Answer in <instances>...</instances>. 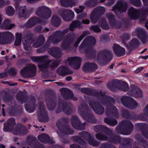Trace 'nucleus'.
<instances>
[{
	"label": "nucleus",
	"instance_id": "obj_1",
	"mask_svg": "<svg viewBox=\"0 0 148 148\" xmlns=\"http://www.w3.org/2000/svg\"><path fill=\"white\" fill-rule=\"evenodd\" d=\"M95 95L99 98L97 101L91 100L89 105L98 114H102L104 112V108L101 104L107 105L106 109V114L107 116H118L119 115L118 110L111 103H114V99L109 96H107L104 93L101 92H95Z\"/></svg>",
	"mask_w": 148,
	"mask_h": 148
},
{
	"label": "nucleus",
	"instance_id": "obj_2",
	"mask_svg": "<svg viewBox=\"0 0 148 148\" xmlns=\"http://www.w3.org/2000/svg\"><path fill=\"white\" fill-rule=\"evenodd\" d=\"M94 130L97 132H106V135L99 133L96 135V137L98 139L101 140H108L110 142H114L116 144L120 143L121 138L119 136H114L111 130L106 127L100 125H97L94 127Z\"/></svg>",
	"mask_w": 148,
	"mask_h": 148
},
{
	"label": "nucleus",
	"instance_id": "obj_3",
	"mask_svg": "<svg viewBox=\"0 0 148 148\" xmlns=\"http://www.w3.org/2000/svg\"><path fill=\"white\" fill-rule=\"evenodd\" d=\"M96 53V51H94V52L91 54L90 57L92 58L95 59L98 62L107 61L109 62L113 57L112 53L108 49H104L99 51L96 56L94 55Z\"/></svg>",
	"mask_w": 148,
	"mask_h": 148
},
{
	"label": "nucleus",
	"instance_id": "obj_4",
	"mask_svg": "<svg viewBox=\"0 0 148 148\" xmlns=\"http://www.w3.org/2000/svg\"><path fill=\"white\" fill-rule=\"evenodd\" d=\"M16 99L23 103L25 102L26 105L25 107L26 110L29 112H32L35 109L36 100L33 96L27 98L21 94H18L16 96Z\"/></svg>",
	"mask_w": 148,
	"mask_h": 148
},
{
	"label": "nucleus",
	"instance_id": "obj_5",
	"mask_svg": "<svg viewBox=\"0 0 148 148\" xmlns=\"http://www.w3.org/2000/svg\"><path fill=\"white\" fill-rule=\"evenodd\" d=\"M128 14L129 17L132 19H136L141 16V19L144 20L148 14V8L138 10L131 7L128 10Z\"/></svg>",
	"mask_w": 148,
	"mask_h": 148
},
{
	"label": "nucleus",
	"instance_id": "obj_6",
	"mask_svg": "<svg viewBox=\"0 0 148 148\" xmlns=\"http://www.w3.org/2000/svg\"><path fill=\"white\" fill-rule=\"evenodd\" d=\"M36 68L34 64H27L20 71V74L23 77L30 78L35 76L36 73Z\"/></svg>",
	"mask_w": 148,
	"mask_h": 148
},
{
	"label": "nucleus",
	"instance_id": "obj_7",
	"mask_svg": "<svg viewBox=\"0 0 148 148\" xmlns=\"http://www.w3.org/2000/svg\"><path fill=\"white\" fill-rule=\"evenodd\" d=\"M34 62H40L44 63L43 64H39L38 67L42 71L46 70L49 67V62H48V56H32L30 58Z\"/></svg>",
	"mask_w": 148,
	"mask_h": 148
},
{
	"label": "nucleus",
	"instance_id": "obj_8",
	"mask_svg": "<svg viewBox=\"0 0 148 148\" xmlns=\"http://www.w3.org/2000/svg\"><path fill=\"white\" fill-rule=\"evenodd\" d=\"M121 123L123 124H125V127L124 129H122L121 126H117L116 128V132L120 134L124 135H129L132 132L134 126L131 122L124 120L121 122Z\"/></svg>",
	"mask_w": 148,
	"mask_h": 148
},
{
	"label": "nucleus",
	"instance_id": "obj_9",
	"mask_svg": "<svg viewBox=\"0 0 148 148\" xmlns=\"http://www.w3.org/2000/svg\"><path fill=\"white\" fill-rule=\"evenodd\" d=\"M69 29H66L62 31H57L54 33L53 36L52 35L49 37L47 44L50 42L53 43H57L61 41L63 35L67 33L69 31Z\"/></svg>",
	"mask_w": 148,
	"mask_h": 148
},
{
	"label": "nucleus",
	"instance_id": "obj_10",
	"mask_svg": "<svg viewBox=\"0 0 148 148\" xmlns=\"http://www.w3.org/2000/svg\"><path fill=\"white\" fill-rule=\"evenodd\" d=\"M121 100L124 106L130 109H134L138 106L136 101L129 96H122L121 98Z\"/></svg>",
	"mask_w": 148,
	"mask_h": 148
},
{
	"label": "nucleus",
	"instance_id": "obj_11",
	"mask_svg": "<svg viewBox=\"0 0 148 148\" xmlns=\"http://www.w3.org/2000/svg\"><path fill=\"white\" fill-rule=\"evenodd\" d=\"M88 106L85 103H82L79 109V111L81 115L85 120L92 123H95L97 120L92 114H88L82 111L83 109H87Z\"/></svg>",
	"mask_w": 148,
	"mask_h": 148
},
{
	"label": "nucleus",
	"instance_id": "obj_12",
	"mask_svg": "<svg viewBox=\"0 0 148 148\" xmlns=\"http://www.w3.org/2000/svg\"><path fill=\"white\" fill-rule=\"evenodd\" d=\"M105 12V8L102 7H99L95 9L90 15V19L94 23H96L100 17Z\"/></svg>",
	"mask_w": 148,
	"mask_h": 148
},
{
	"label": "nucleus",
	"instance_id": "obj_13",
	"mask_svg": "<svg viewBox=\"0 0 148 148\" xmlns=\"http://www.w3.org/2000/svg\"><path fill=\"white\" fill-rule=\"evenodd\" d=\"M23 38V44L24 49L26 51L29 50L30 45L34 41L33 38V34L30 32L25 33Z\"/></svg>",
	"mask_w": 148,
	"mask_h": 148
},
{
	"label": "nucleus",
	"instance_id": "obj_14",
	"mask_svg": "<svg viewBox=\"0 0 148 148\" xmlns=\"http://www.w3.org/2000/svg\"><path fill=\"white\" fill-rule=\"evenodd\" d=\"M75 35L73 34H67L66 38L62 41L61 43V46L63 50H67L70 47L71 44L74 40Z\"/></svg>",
	"mask_w": 148,
	"mask_h": 148
},
{
	"label": "nucleus",
	"instance_id": "obj_15",
	"mask_svg": "<svg viewBox=\"0 0 148 148\" xmlns=\"http://www.w3.org/2000/svg\"><path fill=\"white\" fill-rule=\"evenodd\" d=\"M96 42V40L94 37L92 36H87L80 46L79 49L81 50L84 48H89L92 46L95 45Z\"/></svg>",
	"mask_w": 148,
	"mask_h": 148
},
{
	"label": "nucleus",
	"instance_id": "obj_16",
	"mask_svg": "<svg viewBox=\"0 0 148 148\" xmlns=\"http://www.w3.org/2000/svg\"><path fill=\"white\" fill-rule=\"evenodd\" d=\"M36 13L37 16L44 19L48 18L51 15L50 10L44 6L38 8L36 10Z\"/></svg>",
	"mask_w": 148,
	"mask_h": 148
},
{
	"label": "nucleus",
	"instance_id": "obj_17",
	"mask_svg": "<svg viewBox=\"0 0 148 148\" xmlns=\"http://www.w3.org/2000/svg\"><path fill=\"white\" fill-rule=\"evenodd\" d=\"M58 13L63 19L67 21L72 20L74 16V12L69 10L62 9L59 10Z\"/></svg>",
	"mask_w": 148,
	"mask_h": 148
},
{
	"label": "nucleus",
	"instance_id": "obj_18",
	"mask_svg": "<svg viewBox=\"0 0 148 148\" xmlns=\"http://www.w3.org/2000/svg\"><path fill=\"white\" fill-rule=\"evenodd\" d=\"M127 8V3L123 1H119L116 5L114 6L112 10L114 12L115 14H117V12L121 13L125 12Z\"/></svg>",
	"mask_w": 148,
	"mask_h": 148
},
{
	"label": "nucleus",
	"instance_id": "obj_19",
	"mask_svg": "<svg viewBox=\"0 0 148 148\" xmlns=\"http://www.w3.org/2000/svg\"><path fill=\"white\" fill-rule=\"evenodd\" d=\"M71 123L74 128L78 130H82L85 129V123H84L82 124L76 115L72 116L71 119Z\"/></svg>",
	"mask_w": 148,
	"mask_h": 148
},
{
	"label": "nucleus",
	"instance_id": "obj_20",
	"mask_svg": "<svg viewBox=\"0 0 148 148\" xmlns=\"http://www.w3.org/2000/svg\"><path fill=\"white\" fill-rule=\"evenodd\" d=\"M137 142L134 143V147L135 148H148V145L145 140L143 139L138 134H137L135 136Z\"/></svg>",
	"mask_w": 148,
	"mask_h": 148
},
{
	"label": "nucleus",
	"instance_id": "obj_21",
	"mask_svg": "<svg viewBox=\"0 0 148 148\" xmlns=\"http://www.w3.org/2000/svg\"><path fill=\"white\" fill-rule=\"evenodd\" d=\"M67 61L70 65H74L73 68L75 69L79 68L82 60L80 57H75L68 58Z\"/></svg>",
	"mask_w": 148,
	"mask_h": 148
},
{
	"label": "nucleus",
	"instance_id": "obj_22",
	"mask_svg": "<svg viewBox=\"0 0 148 148\" xmlns=\"http://www.w3.org/2000/svg\"><path fill=\"white\" fill-rule=\"evenodd\" d=\"M62 92V94L63 98L65 99H71L76 101L77 100V97H75L72 92L69 90L65 88L60 90Z\"/></svg>",
	"mask_w": 148,
	"mask_h": 148
},
{
	"label": "nucleus",
	"instance_id": "obj_23",
	"mask_svg": "<svg viewBox=\"0 0 148 148\" xmlns=\"http://www.w3.org/2000/svg\"><path fill=\"white\" fill-rule=\"evenodd\" d=\"M56 125L58 129L64 135L72 134L74 132L73 129L69 126L62 125L59 121L56 123Z\"/></svg>",
	"mask_w": 148,
	"mask_h": 148
},
{
	"label": "nucleus",
	"instance_id": "obj_24",
	"mask_svg": "<svg viewBox=\"0 0 148 148\" xmlns=\"http://www.w3.org/2000/svg\"><path fill=\"white\" fill-rule=\"evenodd\" d=\"M136 31L137 36L143 44H145L148 41V36L144 29L142 28L137 29Z\"/></svg>",
	"mask_w": 148,
	"mask_h": 148
},
{
	"label": "nucleus",
	"instance_id": "obj_25",
	"mask_svg": "<svg viewBox=\"0 0 148 148\" xmlns=\"http://www.w3.org/2000/svg\"><path fill=\"white\" fill-rule=\"evenodd\" d=\"M106 16L108 19L111 25L113 27L120 28L121 26V23L116 21L115 20L114 15L111 13H108L106 14Z\"/></svg>",
	"mask_w": 148,
	"mask_h": 148
},
{
	"label": "nucleus",
	"instance_id": "obj_26",
	"mask_svg": "<svg viewBox=\"0 0 148 148\" xmlns=\"http://www.w3.org/2000/svg\"><path fill=\"white\" fill-rule=\"evenodd\" d=\"M128 94L136 97H142L141 90L134 85L131 86L130 89L128 92Z\"/></svg>",
	"mask_w": 148,
	"mask_h": 148
},
{
	"label": "nucleus",
	"instance_id": "obj_27",
	"mask_svg": "<svg viewBox=\"0 0 148 148\" xmlns=\"http://www.w3.org/2000/svg\"><path fill=\"white\" fill-rule=\"evenodd\" d=\"M13 133L16 135H24L27 133V131L21 124H18L16 127L12 130Z\"/></svg>",
	"mask_w": 148,
	"mask_h": 148
},
{
	"label": "nucleus",
	"instance_id": "obj_28",
	"mask_svg": "<svg viewBox=\"0 0 148 148\" xmlns=\"http://www.w3.org/2000/svg\"><path fill=\"white\" fill-rule=\"evenodd\" d=\"M15 120L14 118H11L9 119L7 123L4 124L3 130L4 132L12 131V128L15 125Z\"/></svg>",
	"mask_w": 148,
	"mask_h": 148
},
{
	"label": "nucleus",
	"instance_id": "obj_29",
	"mask_svg": "<svg viewBox=\"0 0 148 148\" xmlns=\"http://www.w3.org/2000/svg\"><path fill=\"white\" fill-rule=\"evenodd\" d=\"M15 8L16 11L18 12V14L19 18L22 17H25L26 14V7L25 5L23 6H20L18 3L15 4Z\"/></svg>",
	"mask_w": 148,
	"mask_h": 148
},
{
	"label": "nucleus",
	"instance_id": "obj_30",
	"mask_svg": "<svg viewBox=\"0 0 148 148\" xmlns=\"http://www.w3.org/2000/svg\"><path fill=\"white\" fill-rule=\"evenodd\" d=\"M62 101L60 100L58 103V106L60 108L62 106L63 111L66 114H70L71 112L72 106L70 104L62 103Z\"/></svg>",
	"mask_w": 148,
	"mask_h": 148
},
{
	"label": "nucleus",
	"instance_id": "obj_31",
	"mask_svg": "<svg viewBox=\"0 0 148 148\" xmlns=\"http://www.w3.org/2000/svg\"><path fill=\"white\" fill-rule=\"evenodd\" d=\"M49 53L55 58L60 57L62 54L60 49L58 47H53L49 49Z\"/></svg>",
	"mask_w": 148,
	"mask_h": 148
},
{
	"label": "nucleus",
	"instance_id": "obj_32",
	"mask_svg": "<svg viewBox=\"0 0 148 148\" xmlns=\"http://www.w3.org/2000/svg\"><path fill=\"white\" fill-rule=\"evenodd\" d=\"M113 49L115 54L118 57L123 56L125 54V49L117 44H114Z\"/></svg>",
	"mask_w": 148,
	"mask_h": 148
},
{
	"label": "nucleus",
	"instance_id": "obj_33",
	"mask_svg": "<svg viewBox=\"0 0 148 148\" xmlns=\"http://www.w3.org/2000/svg\"><path fill=\"white\" fill-rule=\"evenodd\" d=\"M121 82L117 79L113 80L108 84V86L112 91H116L119 90Z\"/></svg>",
	"mask_w": 148,
	"mask_h": 148
},
{
	"label": "nucleus",
	"instance_id": "obj_34",
	"mask_svg": "<svg viewBox=\"0 0 148 148\" xmlns=\"http://www.w3.org/2000/svg\"><path fill=\"white\" fill-rule=\"evenodd\" d=\"M58 73L60 75L64 76L67 75L72 74L73 71L65 66H61L57 70Z\"/></svg>",
	"mask_w": 148,
	"mask_h": 148
},
{
	"label": "nucleus",
	"instance_id": "obj_35",
	"mask_svg": "<svg viewBox=\"0 0 148 148\" xmlns=\"http://www.w3.org/2000/svg\"><path fill=\"white\" fill-rule=\"evenodd\" d=\"M45 41V37L42 34L40 35L36 38V40L33 44L32 46L35 48H37L42 45Z\"/></svg>",
	"mask_w": 148,
	"mask_h": 148
},
{
	"label": "nucleus",
	"instance_id": "obj_36",
	"mask_svg": "<svg viewBox=\"0 0 148 148\" xmlns=\"http://www.w3.org/2000/svg\"><path fill=\"white\" fill-rule=\"evenodd\" d=\"M41 20L38 17H33L30 19L25 24V26L27 28L31 27L35 25L37 23L41 22Z\"/></svg>",
	"mask_w": 148,
	"mask_h": 148
},
{
	"label": "nucleus",
	"instance_id": "obj_37",
	"mask_svg": "<svg viewBox=\"0 0 148 148\" xmlns=\"http://www.w3.org/2000/svg\"><path fill=\"white\" fill-rule=\"evenodd\" d=\"M3 34L5 44L11 43L13 41L14 36L10 32H4Z\"/></svg>",
	"mask_w": 148,
	"mask_h": 148
},
{
	"label": "nucleus",
	"instance_id": "obj_38",
	"mask_svg": "<svg viewBox=\"0 0 148 148\" xmlns=\"http://www.w3.org/2000/svg\"><path fill=\"white\" fill-rule=\"evenodd\" d=\"M97 68L98 66L96 64L86 62L84 64L83 69L84 71H93L97 69Z\"/></svg>",
	"mask_w": 148,
	"mask_h": 148
},
{
	"label": "nucleus",
	"instance_id": "obj_39",
	"mask_svg": "<svg viewBox=\"0 0 148 148\" xmlns=\"http://www.w3.org/2000/svg\"><path fill=\"white\" fill-rule=\"evenodd\" d=\"M46 101L48 108L49 110H52L55 108L56 99L55 97L51 99H47Z\"/></svg>",
	"mask_w": 148,
	"mask_h": 148
},
{
	"label": "nucleus",
	"instance_id": "obj_40",
	"mask_svg": "<svg viewBox=\"0 0 148 148\" xmlns=\"http://www.w3.org/2000/svg\"><path fill=\"white\" fill-rule=\"evenodd\" d=\"M61 5L65 7L75 5L76 3V0H60Z\"/></svg>",
	"mask_w": 148,
	"mask_h": 148
},
{
	"label": "nucleus",
	"instance_id": "obj_41",
	"mask_svg": "<svg viewBox=\"0 0 148 148\" xmlns=\"http://www.w3.org/2000/svg\"><path fill=\"white\" fill-rule=\"evenodd\" d=\"M2 25L5 29H10L15 27V25L14 24H12L11 21L8 19L5 20L3 22Z\"/></svg>",
	"mask_w": 148,
	"mask_h": 148
},
{
	"label": "nucleus",
	"instance_id": "obj_42",
	"mask_svg": "<svg viewBox=\"0 0 148 148\" xmlns=\"http://www.w3.org/2000/svg\"><path fill=\"white\" fill-rule=\"evenodd\" d=\"M81 25V23L80 21L78 20L74 21L70 25L69 29L71 31H73L75 28H81L82 27Z\"/></svg>",
	"mask_w": 148,
	"mask_h": 148
},
{
	"label": "nucleus",
	"instance_id": "obj_43",
	"mask_svg": "<svg viewBox=\"0 0 148 148\" xmlns=\"http://www.w3.org/2000/svg\"><path fill=\"white\" fill-rule=\"evenodd\" d=\"M139 42L136 38H134L132 40L127 47L129 50L131 51L132 49L135 48L139 45Z\"/></svg>",
	"mask_w": 148,
	"mask_h": 148
},
{
	"label": "nucleus",
	"instance_id": "obj_44",
	"mask_svg": "<svg viewBox=\"0 0 148 148\" xmlns=\"http://www.w3.org/2000/svg\"><path fill=\"white\" fill-rule=\"evenodd\" d=\"M38 108L39 111L38 112V114L39 115H43L44 114H46L45 106H44L42 101H39L38 102Z\"/></svg>",
	"mask_w": 148,
	"mask_h": 148
},
{
	"label": "nucleus",
	"instance_id": "obj_45",
	"mask_svg": "<svg viewBox=\"0 0 148 148\" xmlns=\"http://www.w3.org/2000/svg\"><path fill=\"white\" fill-rule=\"evenodd\" d=\"M79 136L82 140L84 139L88 141V140L91 137L90 134L87 132L84 131L79 134Z\"/></svg>",
	"mask_w": 148,
	"mask_h": 148
},
{
	"label": "nucleus",
	"instance_id": "obj_46",
	"mask_svg": "<svg viewBox=\"0 0 148 148\" xmlns=\"http://www.w3.org/2000/svg\"><path fill=\"white\" fill-rule=\"evenodd\" d=\"M90 34V32L88 31H84L82 35L78 38L75 44L74 45V47H77L78 46L79 44V43L80 41L84 38Z\"/></svg>",
	"mask_w": 148,
	"mask_h": 148
},
{
	"label": "nucleus",
	"instance_id": "obj_47",
	"mask_svg": "<svg viewBox=\"0 0 148 148\" xmlns=\"http://www.w3.org/2000/svg\"><path fill=\"white\" fill-rule=\"evenodd\" d=\"M51 22L53 25L56 27L59 26L61 23L60 18L56 15L52 16Z\"/></svg>",
	"mask_w": 148,
	"mask_h": 148
},
{
	"label": "nucleus",
	"instance_id": "obj_48",
	"mask_svg": "<svg viewBox=\"0 0 148 148\" xmlns=\"http://www.w3.org/2000/svg\"><path fill=\"white\" fill-rule=\"evenodd\" d=\"M38 140L43 143H46L49 140V137L47 134H43L39 135L38 136Z\"/></svg>",
	"mask_w": 148,
	"mask_h": 148
},
{
	"label": "nucleus",
	"instance_id": "obj_49",
	"mask_svg": "<svg viewBox=\"0 0 148 148\" xmlns=\"http://www.w3.org/2000/svg\"><path fill=\"white\" fill-rule=\"evenodd\" d=\"M22 34L21 33H17L16 34V38L14 42V45L16 46H19L21 42Z\"/></svg>",
	"mask_w": 148,
	"mask_h": 148
},
{
	"label": "nucleus",
	"instance_id": "obj_50",
	"mask_svg": "<svg viewBox=\"0 0 148 148\" xmlns=\"http://www.w3.org/2000/svg\"><path fill=\"white\" fill-rule=\"evenodd\" d=\"M104 122L112 126L115 125L117 123V120L114 119H109L108 118H105Z\"/></svg>",
	"mask_w": 148,
	"mask_h": 148
},
{
	"label": "nucleus",
	"instance_id": "obj_51",
	"mask_svg": "<svg viewBox=\"0 0 148 148\" xmlns=\"http://www.w3.org/2000/svg\"><path fill=\"white\" fill-rule=\"evenodd\" d=\"M99 25L104 29H109V26L105 19H102L99 23Z\"/></svg>",
	"mask_w": 148,
	"mask_h": 148
},
{
	"label": "nucleus",
	"instance_id": "obj_52",
	"mask_svg": "<svg viewBox=\"0 0 148 148\" xmlns=\"http://www.w3.org/2000/svg\"><path fill=\"white\" fill-rule=\"evenodd\" d=\"M14 10L11 6H8L6 8V13L9 16H12L14 13Z\"/></svg>",
	"mask_w": 148,
	"mask_h": 148
},
{
	"label": "nucleus",
	"instance_id": "obj_53",
	"mask_svg": "<svg viewBox=\"0 0 148 148\" xmlns=\"http://www.w3.org/2000/svg\"><path fill=\"white\" fill-rule=\"evenodd\" d=\"M71 139L74 141L77 142L79 143L82 145H84L86 143L82 140L80 138L79 136H74L71 138Z\"/></svg>",
	"mask_w": 148,
	"mask_h": 148
},
{
	"label": "nucleus",
	"instance_id": "obj_54",
	"mask_svg": "<svg viewBox=\"0 0 148 148\" xmlns=\"http://www.w3.org/2000/svg\"><path fill=\"white\" fill-rule=\"evenodd\" d=\"M90 144L93 146H98L100 144L99 142L94 139V137L91 136V137L88 140V141Z\"/></svg>",
	"mask_w": 148,
	"mask_h": 148
},
{
	"label": "nucleus",
	"instance_id": "obj_55",
	"mask_svg": "<svg viewBox=\"0 0 148 148\" xmlns=\"http://www.w3.org/2000/svg\"><path fill=\"white\" fill-rule=\"evenodd\" d=\"M128 89V86L125 82H121L119 90L123 91H126Z\"/></svg>",
	"mask_w": 148,
	"mask_h": 148
},
{
	"label": "nucleus",
	"instance_id": "obj_56",
	"mask_svg": "<svg viewBox=\"0 0 148 148\" xmlns=\"http://www.w3.org/2000/svg\"><path fill=\"white\" fill-rule=\"evenodd\" d=\"M81 91L83 93L88 95H91L92 94V90L88 88H84L81 89Z\"/></svg>",
	"mask_w": 148,
	"mask_h": 148
},
{
	"label": "nucleus",
	"instance_id": "obj_57",
	"mask_svg": "<svg viewBox=\"0 0 148 148\" xmlns=\"http://www.w3.org/2000/svg\"><path fill=\"white\" fill-rule=\"evenodd\" d=\"M130 1L134 5L138 7L141 5V2L140 0H130Z\"/></svg>",
	"mask_w": 148,
	"mask_h": 148
},
{
	"label": "nucleus",
	"instance_id": "obj_58",
	"mask_svg": "<svg viewBox=\"0 0 148 148\" xmlns=\"http://www.w3.org/2000/svg\"><path fill=\"white\" fill-rule=\"evenodd\" d=\"M17 70L15 68H11L8 71V73L11 76H15L17 74Z\"/></svg>",
	"mask_w": 148,
	"mask_h": 148
},
{
	"label": "nucleus",
	"instance_id": "obj_59",
	"mask_svg": "<svg viewBox=\"0 0 148 148\" xmlns=\"http://www.w3.org/2000/svg\"><path fill=\"white\" fill-rule=\"evenodd\" d=\"M48 62H49V64H50V66L51 68L56 67L58 66V62L56 60L51 61L48 59Z\"/></svg>",
	"mask_w": 148,
	"mask_h": 148
},
{
	"label": "nucleus",
	"instance_id": "obj_60",
	"mask_svg": "<svg viewBox=\"0 0 148 148\" xmlns=\"http://www.w3.org/2000/svg\"><path fill=\"white\" fill-rule=\"evenodd\" d=\"M37 140V139L35 137L32 136H28L27 139V141L29 144L35 142Z\"/></svg>",
	"mask_w": 148,
	"mask_h": 148
},
{
	"label": "nucleus",
	"instance_id": "obj_61",
	"mask_svg": "<svg viewBox=\"0 0 148 148\" xmlns=\"http://www.w3.org/2000/svg\"><path fill=\"white\" fill-rule=\"evenodd\" d=\"M90 29L96 32H100L101 31V29L97 25L92 26L90 28Z\"/></svg>",
	"mask_w": 148,
	"mask_h": 148
},
{
	"label": "nucleus",
	"instance_id": "obj_62",
	"mask_svg": "<svg viewBox=\"0 0 148 148\" xmlns=\"http://www.w3.org/2000/svg\"><path fill=\"white\" fill-rule=\"evenodd\" d=\"M130 38L129 35L127 34H124L123 36V40L122 42L124 44H125V40H128Z\"/></svg>",
	"mask_w": 148,
	"mask_h": 148
},
{
	"label": "nucleus",
	"instance_id": "obj_63",
	"mask_svg": "<svg viewBox=\"0 0 148 148\" xmlns=\"http://www.w3.org/2000/svg\"><path fill=\"white\" fill-rule=\"evenodd\" d=\"M10 3V1H5L3 0H0V8Z\"/></svg>",
	"mask_w": 148,
	"mask_h": 148
},
{
	"label": "nucleus",
	"instance_id": "obj_64",
	"mask_svg": "<svg viewBox=\"0 0 148 148\" xmlns=\"http://www.w3.org/2000/svg\"><path fill=\"white\" fill-rule=\"evenodd\" d=\"M3 32L0 33V44H5Z\"/></svg>",
	"mask_w": 148,
	"mask_h": 148
}]
</instances>
